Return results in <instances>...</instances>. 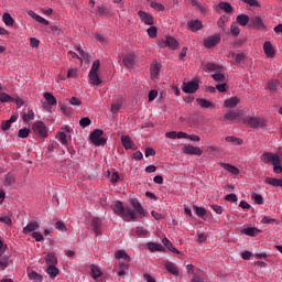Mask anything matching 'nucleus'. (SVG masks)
I'll use <instances>...</instances> for the list:
<instances>
[{
	"label": "nucleus",
	"mask_w": 282,
	"mask_h": 282,
	"mask_svg": "<svg viewBox=\"0 0 282 282\" xmlns=\"http://www.w3.org/2000/svg\"><path fill=\"white\" fill-rule=\"evenodd\" d=\"M151 8H153V10H155L156 12H164L165 8H164V4L160 3V2H155V1H152L150 3Z\"/></svg>",
	"instance_id": "obj_47"
},
{
	"label": "nucleus",
	"mask_w": 282,
	"mask_h": 282,
	"mask_svg": "<svg viewBox=\"0 0 282 282\" xmlns=\"http://www.w3.org/2000/svg\"><path fill=\"white\" fill-rule=\"evenodd\" d=\"M223 169H225V171H228V173H230L231 175H239V169L232 164H228V163H221Z\"/></svg>",
	"instance_id": "obj_29"
},
{
	"label": "nucleus",
	"mask_w": 282,
	"mask_h": 282,
	"mask_svg": "<svg viewBox=\"0 0 282 282\" xmlns=\"http://www.w3.org/2000/svg\"><path fill=\"white\" fill-rule=\"evenodd\" d=\"M226 142H234L235 144L241 145L243 144V140L235 138V137H227L225 138Z\"/></svg>",
	"instance_id": "obj_56"
},
{
	"label": "nucleus",
	"mask_w": 282,
	"mask_h": 282,
	"mask_svg": "<svg viewBox=\"0 0 282 282\" xmlns=\"http://www.w3.org/2000/svg\"><path fill=\"white\" fill-rule=\"evenodd\" d=\"M89 124H91V119H89V117H84L79 120V127L83 129H85V127H89Z\"/></svg>",
	"instance_id": "obj_50"
},
{
	"label": "nucleus",
	"mask_w": 282,
	"mask_h": 282,
	"mask_svg": "<svg viewBox=\"0 0 282 282\" xmlns=\"http://www.w3.org/2000/svg\"><path fill=\"white\" fill-rule=\"evenodd\" d=\"M66 78H68V80H72L73 78H78V68L74 67L68 69Z\"/></svg>",
	"instance_id": "obj_44"
},
{
	"label": "nucleus",
	"mask_w": 282,
	"mask_h": 282,
	"mask_svg": "<svg viewBox=\"0 0 282 282\" xmlns=\"http://www.w3.org/2000/svg\"><path fill=\"white\" fill-rule=\"evenodd\" d=\"M262 162L264 164H272L273 172L278 175L282 173L281 158L278 154L267 152L262 155Z\"/></svg>",
	"instance_id": "obj_1"
},
{
	"label": "nucleus",
	"mask_w": 282,
	"mask_h": 282,
	"mask_svg": "<svg viewBox=\"0 0 282 282\" xmlns=\"http://www.w3.org/2000/svg\"><path fill=\"white\" fill-rule=\"evenodd\" d=\"M2 21L8 28H12L14 25V18H12V15L8 12L3 13Z\"/></svg>",
	"instance_id": "obj_30"
},
{
	"label": "nucleus",
	"mask_w": 282,
	"mask_h": 282,
	"mask_svg": "<svg viewBox=\"0 0 282 282\" xmlns=\"http://www.w3.org/2000/svg\"><path fill=\"white\" fill-rule=\"evenodd\" d=\"M75 50L78 52L79 56L74 51H69L68 56L72 58H78L80 63H83V59L89 61V54H87L85 50H83L80 46H75Z\"/></svg>",
	"instance_id": "obj_7"
},
{
	"label": "nucleus",
	"mask_w": 282,
	"mask_h": 282,
	"mask_svg": "<svg viewBox=\"0 0 282 282\" xmlns=\"http://www.w3.org/2000/svg\"><path fill=\"white\" fill-rule=\"evenodd\" d=\"M98 69H100V61L97 59L93 63L88 74L89 83L96 87H98V85H102V79H100V75H98Z\"/></svg>",
	"instance_id": "obj_2"
},
{
	"label": "nucleus",
	"mask_w": 282,
	"mask_h": 282,
	"mask_svg": "<svg viewBox=\"0 0 282 282\" xmlns=\"http://www.w3.org/2000/svg\"><path fill=\"white\" fill-rule=\"evenodd\" d=\"M180 42L176 41L173 36H166L158 42V47L161 50L164 47H169L170 50H177Z\"/></svg>",
	"instance_id": "obj_4"
},
{
	"label": "nucleus",
	"mask_w": 282,
	"mask_h": 282,
	"mask_svg": "<svg viewBox=\"0 0 282 282\" xmlns=\"http://www.w3.org/2000/svg\"><path fill=\"white\" fill-rule=\"evenodd\" d=\"M10 265V257L8 256H1L0 257V271L6 270Z\"/></svg>",
	"instance_id": "obj_39"
},
{
	"label": "nucleus",
	"mask_w": 282,
	"mask_h": 282,
	"mask_svg": "<svg viewBox=\"0 0 282 282\" xmlns=\"http://www.w3.org/2000/svg\"><path fill=\"white\" fill-rule=\"evenodd\" d=\"M18 135L19 138H28V135H30V129L28 128L20 129Z\"/></svg>",
	"instance_id": "obj_63"
},
{
	"label": "nucleus",
	"mask_w": 282,
	"mask_h": 282,
	"mask_svg": "<svg viewBox=\"0 0 282 282\" xmlns=\"http://www.w3.org/2000/svg\"><path fill=\"white\" fill-rule=\"evenodd\" d=\"M240 32H241V30H240L239 26H237L236 24H232V25L230 26V34H231L232 36H239Z\"/></svg>",
	"instance_id": "obj_60"
},
{
	"label": "nucleus",
	"mask_w": 282,
	"mask_h": 282,
	"mask_svg": "<svg viewBox=\"0 0 282 282\" xmlns=\"http://www.w3.org/2000/svg\"><path fill=\"white\" fill-rule=\"evenodd\" d=\"M217 69H219V66L213 64V63H208L204 66V72H217Z\"/></svg>",
	"instance_id": "obj_49"
},
{
	"label": "nucleus",
	"mask_w": 282,
	"mask_h": 282,
	"mask_svg": "<svg viewBox=\"0 0 282 282\" xmlns=\"http://www.w3.org/2000/svg\"><path fill=\"white\" fill-rule=\"evenodd\" d=\"M194 210L197 215V217H204L206 215V208L194 206Z\"/></svg>",
	"instance_id": "obj_55"
},
{
	"label": "nucleus",
	"mask_w": 282,
	"mask_h": 282,
	"mask_svg": "<svg viewBox=\"0 0 282 282\" xmlns=\"http://www.w3.org/2000/svg\"><path fill=\"white\" fill-rule=\"evenodd\" d=\"M236 23H238V25H241L243 28L248 25V23H250V17H248L247 14H239L236 18Z\"/></svg>",
	"instance_id": "obj_27"
},
{
	"label": "nucleus",
	"mask_w": 282,
	"mask_h": 282,
	"mask_svg": "<svg viewBox=\"0 0 282 282\" xmlns=\"http://www.w3.org/2000/svg\"><path fill=\"white\" fill-rule=\"evenodd\" d=\"M46 274H48L51 279H56V276H58V268H56L55 264L48 265L46 269Z\"/></svg>",
	"instance_id": "obj_36"
},
{
	"label": "nucleus",
	"mask_w": 282,
	"mask_h": 282,
	"mask_svg": "<svg viewBox=\"0 0 282 282\" xmlns=\"http://www.w3.org/2000/svg\"><path fill=\"white\" fill-rule=\"evenodd\" d=\"M249 26L253 30H263L265 28V23L263 22V19L259 15H254L250 19Z\"/></svg>",
	"instance_id": "obj_9"
},
{
	"label": "nucleus",
	"mask_w": 282,
	"mask_h": 282,
	"mask_svg": "<svg viewBox=\"0 0 282 282\" xmlns=\"http://www.w3.org/2000/svg\"><path fill=\"white\" fill-rule=\"evenodd\" d=\"M34 118H35L34 110H28V112H25L22 117L24 122H32Z\"/></svg>",
	"instance_id": "obj_41"
},
{
	"label": "nucleus",
	"mask_w": 282,
	"mask_h": 282,
	"mask_svg": "<svg viewBox=\"0 0 282 282\" xmlns=\"http://www.w3.org/2000/svg\"><path fill=\"white\" fill-rule=\"evenodd\" d=\"M122 105H124V99L122 97H116L110 107L111 113H118L122 109Z\"/></svg>",
	"instance_id": "obj_15"
},
{
	"label": "nucleus",
	"mask_w": 282,
	"mask_h": 282,
	"mask_svg": "<svg viewBox=\"0 0 282 282\" xmlns=\"http://www.w3.org/2000/svg\"><path fill=\"white\" fill-rule=\"evenodd\" d=\"M33 132L39 138H47V127L43 123V121H36L32 126Z\"/></svg>",
	"instance_id": "obj_5"
},
{
	"label": "nucleus",
	"mask_w": 282,
	"mask_h": 282,
	"mask_svg": "<svg viewBox=\"0 0 282 282\" xmlns=\"http://www.w3.org/2000/svg\"><path fill=\"white\" fill-rule=\"evenodd\" d=\"M121 142L127 151H129V149H131L132 151H135L137 149L135 143H133V140H131V137L129 135L121 137Z\"/></svg>",
	"instance_id": "obj_18"
},
{
	"label": "nucleus",
	"mask_w": 282,
	"mask_h": 282,
	"mask_svg": "<svg viewBox=\"0 0 282 282\" xmlns=\"http://www.w3.org/2000/svg\"><path fill=\"white\" fill-rule=\"evenodd\" d=\"M226 23H228V17L223 15L217 22L218 28H221L223 32H226Z\"/></svg>",
	"instance_id": "obj_45"
},
{
	"label": "nucleus",
	"mask_w": 282,
	"mask_h": 282,
	"mask_svg": "<svg viewBox=\"0 0 282 282\" xmlns=\"http://www.w3.org/2000/svg\"><path fill=\"white\" fill-rule=\"evenodd\" d=\"M264 183L269 184L270 186H274L275 188H279V186H282V178L267 177L264 180Z\"/></svg>",
	"instance_id": "obj_26"
},
{
	"label": "nucleus",
	"mask_w": 282,
	"mask_h": 282,
	"mask_svg": "<svg viewBox=\"0 0 282 282\" xmlns=\"http://www.w3.org/2000/svg\"><path fill=\"white\" fill-rule=\"evenodd\" d=\"M251 197L256 202V204H259V205L263 204V196H261V194L252 193Z\"/></svg>",
	"instance_id": "obj_51"
},
{
	"label": "nucleus",
	"mask_w": 282,
	"mask_h": 282,
	"mask_svg": "<svg viewBox=\"0 0 282 282\" xmlns=\"http://www.w3.org/2000/svg\"><path fill=\"white\" fill-rule=\"evenodd\" d=\"M148 34L151 39H155L158 36V28L152 25L148 29Z\"/></svg>",
	"instance_id": "obj_57"
},
{
	"label": "nucleus",
	"mask_w": 282,
	"mask_h": 282,
	"mask_svg": "<svg viewBox=\"0 0 282 282\" xmlns=\"http://www.w3.org/2000/svg\"><path fill=\"white\" fill-rule=\"evenodd\" d=\"M57 140H58L62 144H67V134H65V132H58V133H57Z\"/></svg>",
	"instance_id": "obj_59"
},
{
	"label": "nucleus",
	"mask_w": 282,
	"mask_h": 282,
	"mask_svg": "<svg viewBox=\"0 0 282 282\" xmlns=\"http://www.w3.org/2000/svg\"><path fill=\"white\" fill-rule=\"evenodd\" d=\"M198 105L203 108V109H210L215 108V104H213L212 101H209L208 99H204V98H198L196 99Z\"/></svg>",
	"instance_id": "obj_34"
},
{
	"label": "nucleus",
	"mask_w": 282,
	"mask_h": 282,
	"mask_svg": "<svg viewBox=\"0 0 282 282\" xmlns=\"http://www.w3.org/2000/svg\"><path fill=\"white\" fill-rule=\"evenodd\" d=\"M44 98L50 105H56V97L52 93H44Z\"/></svg>",
	"instance_id": "obj_48"
},
{
	"label": "nucleus",
	"mask_w": 282,
	"mask_h": 282,
	"mask_svg": "<svg viewBox=\"0 0 282 282\" xmlns=\"http://www.w3.org/2000/svg\"><path fill=\"white\" fill-rule=\"evenodd\" d=\"M122 63L126 67H133V63H135V55L133 53L127 54L123 56Z\"/></svg>",
	"instance_id": "obj_25"
},
{
	"label": "nucleus",
	"mask_w": 282,
	"mask_h": 282,
	"mask_svg": "<svg viewBox=\"0 0 282 282\" xmlns=\"http://www.w3.org/2000/svg\"><path fill=\"white\" fill-rule=\"evenodd\" d=\"M55 228L56 230H59V232H67V226H65V223L63 221H57Z\"/></svg>",
	"instance_id": "obj_53"
},
{
	"label": "nucleus",
	"mask_w": 282,
	"mask_h": 282,
	"mask_svg": "<svg viewBox=\"0 0 282 282\" xmlns=\"http://www.w3.org/2000/svg\"><path fill=\"white\" fill-rule=\"evenodd\" d=\"M91 226L94 228V232H96V235H100V219L94 218L91 221Z\"/></svg>",
	"instance_id": "obj_43"
},
{
	"label": "nucleus",
	"mask_w": 282,
	"mask_h": 282,
	"mask_svg": "<svg viewBox=\"0 0 282 282\" xmlns=\"http://www.w3.org/2000/svg\"><path fill=\"white\" fill-rule=\"evenodd\" d=\"M243 3H248L251 8H261V2L259 0H242Z\"/></svg>",
	"instance_id": "obj_54"
},
{
	"label": "nucleus",
	"mask_w": 282,
	"mask_h": 282,
	"mask_svg": "<svg viewBox=\"0 0 282 282\" xmlns=\"http://www.w3.org/2000/svg\"><path fill=\"white\" fill-rule=\"evenodd\" d=\"M112 210L116 215H119V217H121L122 212L124 210V206L122 205V203L120 200H116L112 204Z\"/></svg>",
	"instance_id": "obj_31"
},
{
	"label": "nucleus",
	"mask_w": 282,
	"mask_h": 282,
	"mask_svg": "<svg viewBox=\"0 0 282 282\" xmlns=\"http://www.w3.org/2000/svg\"><path fill=\"white\" fill-rule=\"evenodd\" d=\"M0 223L12 226V218L10 216H0Z\"/></svg>",
	"instance_id": "obj_61"
},
{
	"label": "nucleus",
	"mask_w": 282,
	"mask_h": 282,
	"mask_svg": "<svg viewBox=\"0 0 282 282\" xmlns=\"http://www.w3.org/2000/svg\"><path fill=\"white\" fill-rule=\"evenodd\" d=\"M261 224H276V219L270 218V217H268V216H264V217L261 219Z\"/></svg>",
	"instance_id": "obj_64"
},
{
	"label": "nucleus",
	"mask_w": 282,
	"mask_h": 282,
	"mask_svg": "<svg viewBox=\"0 0 282 282\" xmlns=\"http://www.w3.org/2000/svg\"><path fill=\"white\" fill-rule=\"evenodd\" d=\"M44 261L47 263V265H56V263H58V257H56L55 252H48L44 257Z\"/></svg>",
	"instance_id": "obj_24"
},
{
	"label": "nucleus",
	"mask_w": 282,
	"mask_h": 282,
	"mask_svg": "<svg viewBox=\"0 0 282 282\" xmlns=\"http://www.w3.org/2000/svg\"><path fill=\"white\" fill-rule=\"evenodd\" d=\"M276 87H279V80H270L268 83V89H270V91H276Z\"/></svg>",
	"instance_id": "obj_58"
},
{
	"label": "nucleus",
	"mask_w": 282,
	"mask_h": 282,
	"mask_svg": "<svg viewBox=\"0 0 282 282\" xmlns=\"http://www.w3.org/2000/svg\"><path fill=\"white\" fill-rule=\"evenodd\" d=\"M248 124H250L251 127H253V129H259L261 127H265L267 121L264 118L261 117H251L248 119Z\"/></svg>",
	"instance_id": "obj_14"
},
{
	"label": "nucleus",
	"mask_w": 282,
	"mask_h": 282,
	"mask_svg": "<svg viewBox=\"0 0 282 282\" xmlns=\"http://www.w3.org/2000/svg\"><path fill=\"white\" fill-rule=\"evenodd\" d=\"M41 225L37 221H31L23 228L24 235H30V232H35L34 230H39Z\"/></svg>",
	"instance_id": "obj_21"
},
{
	"label": "nucleus",
	"mask_w": 282,
	"mask_h": 282,
	"mask_svg": "<svg viewBox=\"0 0 282 282\" xmlns=\"http://www.w3.org/2000/svg\"><path fill=\"white\" fill-rule=\"evenodd\" d=\"M148 248L151 252H163L164 246L158 242H149Z\"/></svg>",
	"instance_id": "obj_33"
},
{
	"label": "nucleus",
	"mask_w": 282,
	"mask_h": 282,
	"mask_svg": "<svg viewBox=\"0 0 282 282\" xmlns=\"http://www.w3.org/2000/svg\"><path fill=\"white\" fill-rule=\"evenodd\" d=\"M101 275H102V270H100V267L96 264H91L90 276H93V279H100Z\"/></svg>",
	"instance_id": "obj_28"
},
{
	"label": "nucleus",
	"mask_w": 282,
	"mask_h": 282,
	"mask_svg": "<svg viewBox=\"0 0 282 282\" xmlns=\"http://www.w3.org/2000/svg\"><path fill=\"white\" fill-rule=\"evenodd\" d=\"M199 89V82L193 79L192 82L185 83L182 87L184 94H195Z\"/></svg>",
	"instance_id": "obj_6"
},
{
	"label": "nucleus",
	"mask_w": 282,
	"mask_h": 282,
	"mask_svg": "<svg viewBox=\"0 0 282 282\" xmlns=\"http://www.w3.org/2000/svg\"><path fill=\"white\" fill-rule=\"evenodd\" d=\"M104 133L105 131L100 129H96L90 133L89 138L95 147H104L107 143V139L102 138Z\"/></svg>",
	"instance_id": "obj_3"
},
{
	"label": "nucleus",
	"mask_w": 282,
	"mask_h": 282,
	"mask_svg": "<svg viewBox=\"0 0 282 282\" xmlns=\"http://www.w3.org/2000/svg\"><path fill=\"white\" fill-rule=\"evenodd\" d=\"M259 232H261V229H259L257 227H243L241 229V234L246 235L247 237H257V235H259Z\"/></svg>",
	"instance_id": "obj_19"
},
{
	"label": "nucleus",
	"mask_w": 282,
	"mask_h": 282,
	"mask_svg": "<svg viewBox=\"0 0 282 282\" xmlns=\"http://www.w3.org/2000/svg\"><path fill=\"white\" fill-rule=\"evenodd\" d=\"M187 25L192 32H197L202 30V28H204V24L202 23L200 20H191L187 22Z\"/></svg>",
	"instance_id": "obj_22"
},
{
	"label": "nucleus",
	"mask_w": 282,
	"mask_h": 282,
	"mask_svg": "<svg viewBox=\"0 0 282 282\" xmlns=\"http://www.w3.org/2000/svg\"><path fill=\"white\" fill-rule=\"evenodd\" d=\"M183 153H185V155H203L204 150L199 147H195L192 144H187L182 149Z\"/></svg>",
	"instance_id": "obj_8"
},
{
	"label": "nucleus",
	"mask_w": 282,
	"mask_h": 282,
	"mask_svg": "<svg viewBox=\"0 0 282 282\" xmlns=\"http://www.w3.org/2000/svg\"><path fill=\"white\" fill-rule=\"evenodd\" d=\"M116 259H123L124 261H131V257H129V254H127L126 250H118L115 253Z\"/></svg>",
	"instance_id": "obj_37"
},
{
	"label": "nucleus",
	"mask_w": 282,
	"mask_h": 282,
	"mask_svg": "<svg viewBox=\"0 0 282 282\" xmlns=\"http://www.w3.org/2000/svg\"><path fill=\"white\" fill-rule=\"evenodd\" d=\"M161 69H162V65L158 63H154L151 65L150 74H151L152 80H158V76H160Z\"/></svg>",
	"instance_id": "obj_23"
},
{
	"label": "nucleus",
	"mask_w": 282,
	"mask_h": 282,
	"mask_svg": "<svg viewBox=\"0 0 282 282\" xmlns=\"http://www.w3.org/2000/svg\"><path fill=\"white\" fill-rule=\"evenodd\" d=\"M165 270H167V272H170L171 274H174V276H177L180 274V270L173 262H166Z\"/></svg>",
	"instance_id": "obj_32"
},
{
	"label": "nucleus",
	"mask_w": 282,
	"mask_h": 282,
	"mask_svg": "<svg viewBox=\"0 0 282 282\" xmlns=\"http://www.w3.org/2000/svg\"><path fill=\"white\" fill-rule=\"evenodd\" d=\"M26 13L29 14V17H31V19H33L37 23H41L42 25H50V21L45 20V18L39 15L33 10H26Z\"/></svg>",
	"instance_id": "obj_16"
},
{
	"label": "nucleus",
	"mask_w": 282,
	"mask_h": 282,
	"mask_svg": "<svg viewBox=\"0 0 282 282\" xmlns=\"http://www.w3.org/2000/svg\"><path fill=\"white\" fill-rule=\"evenodd\" d=\"M95 39L96 41H98V43H100L101 45H105V43H107V37L102 34H95Z\"/></svg>",
	"instance_id": "obj_62"
},
{
	"label": "nucleus",
	"mask_w": 282,
	"mask_h": 282,
	"mask_svg": "<svg viewBox=\"0 0 282 282\" xmlns=\"http://www.w3.org/2000/svg\"><path fill=\"white\" fill-rule=\"evenodd\" d=\"M28 276L30 279V281L33 282H43V275L36 273L35 271H31L28 273Z\"/></svg>",
	"instance_id": "obj_38"
},
{
	"label": "nucleus",
	"mask_w": 282,
	"mask_h": 282,
	"mask_svg": "<svg viewBox=\"0 0 282 282\" xmlns=\"http://www.w3.org/2000/svg\"><path fill=\"white\" fill-rule=\"evenodd\" d=\"M239 102H241V99H239V97H231L224 101V107H226L227 109H235V107H237Z\"/></svg>",
	"instance_id": "obj_20"
},
{
	"label": "nucleus",
	"mask_w": 282,
	"mask_h": 282,
	"mask_svg": "<svg viewBox=\"0 0 282 282\" xmlns=\"http://www.w3.org/2000/svg\"><path fill=\"white\" fill-rule=\"evenodd\" d=\"M138 17L141 19L142 23H144V25H153V23H155L153 15L147 11H139Z\"/></svg>",
	"instance_id": "obj_11"
},
{
	"label": "nucleus",
	"mask_w": 282,
	"mask_h": 282,
	"mask_svg": "<svg viewBox=\"0 0 282 282\" xmlns=\"http://www.w3.org/2000/svg\"><path fill=\"white\" fill-rule=\"evenodd\" d=\"M213 78L216 83H224V80H226V76L224 75V73L221 70L216 72L213 75Z\"/></svg>",
	"instance_id": "obj_46"
},
{
	"label": "nucleus",
	"mask_w": 282,
	"mask_h": 282,
	"mask_svg": "<svg viewBox=\"0 0 282 282\" xmlns=\"http://www.w3.org/2000/svg\"><path fill=\"white\" fill-rule=\"evenodd\" d=\"M224 120H230L231 122H239L241 120V110H229L225 113Z\"/></svg>",
	"instance_id": "obj_10"
},
{
	"label": "nucleus",
	"mask_w": 282,
	"mask_h": 282,
	"mask_svg": "<svg viewBox=\"0 0 282 282\" xmlns=\"http://www.w3.org/2000/svg\"><path fill=\"white\" fill-rule=\"evenodd\" d=\"M218 8H220V10H224V12H227V14L232 12V4H230L229 2H220L218 4Z\"/></svg>",
	"instance_id": "obj_40"
},
{
	"label": "nucleus",
	"mask_w": 282,
	"mask_h": 282,
	"mask_svg": "<svg viewBox=\"0 0 282 282\" xmlns=\"http://www.w3.org/2000/svg\"><path fill=\"white\" fill-rule=\"evenodd\" d=\"M131 204H132V207L134 208V210L138 213V215H140L141 217H144V208L142 207L140 202L132 199Z\"/></svg>",
	"instance_id": "obj_35"
},
{
	"label": "nucleus",
	"mask_w": 282,
	"mask_h": 282,
	"mask_svg": "<svg viewBox=\"0 0 282 282\" xmlns=\"http://www.w3.org/2000/svg\"><path fill=\"white\" fill-rule=\"evenodd\" d=\"M220 41V35H210L204 40V46L207 47V50H210V47H215V45H218Z\"/></svg>",
	"instance_id": "obj_12"
},
{
	"label": "nucleus",
	"mask_w": 282,
	"mask_h": 282,
	"mask_svg": "<svg viewBox=\"0 0 282 282\" xmlns=\"http://www.w3.org/2000/svg\"><path fill=\"white\" fill-rule=\"evenodd\" d=\"M0 102H14V97L7 93H0Z\"/></svg>",
	"instance_id": "obj_42"
},
{
	"label": "nucleus",
	"mask_w": 282,
	"mask_h": 282,
	"mask_svg": "<svg viewBox=\"0 0 282 282\" xmlns=\"http://www.w3.org/2000/svg\"><path fill=\"white\" fill-rule=\"evenodd\" d=\"M263 52L268 58H274L276 52L274 51V46H272L271 42H264Z\"/></svg>",
	"instance_id": "obj_17"
},
{
	"label": "nucleus",
	"mask_w": 282,
	"mask_h": 282,
	"mask_svg": "<svg viewBox=\"0 0 282 282\" xmlns=\"http://www.w3.org/2000/svg\"><path fill=\"white\" fill-rule=\"evenodd\" d=\"M124 221H133V219H137L135 210H133L130 207H123V212L120 216Z\"/></svg>",
	"instance_id": "obj_13"
},
{
	"label": "nucleus",
	"mask_w": 282,
	"mask_h": 282,
	"mask_svg": "<svg viewBox=\"0 0 282 282\" xmlns=\"http://www.w3.org/2000/svg\"><path fill=\"white\" fill-rule=\"evenodd\" d=\"M14 182H15L14 175H12L11 173H8L6 175V186H12Z\"/></svg>",
	"instance_id": "obj_52"
}]
</instances>
